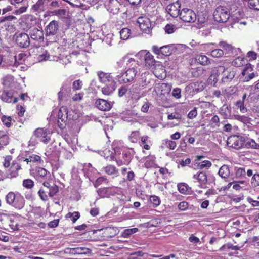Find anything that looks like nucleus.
Returning a JSON list of instances; mask_svg holds the SVG:
<instances>
[{
	"label": "nucleus",
	"mask_w": 259,
	"mask_h": 259,
	"mask_svg": "<svg viewBox=\"0 0 259 259\" xmlns=\"http://www.w3.org/2000/svg\"><path fill=\"white\" fill-rule=\"evenodd\" d=\"M39 61H46V60H52L51 56L47 52H44L41 55H40L38 57Z\"/></svg>",
	"instance_id": "60"
},
{
	"label": "nucleus",
	"mask_w": 259,
	"mask_h": 259,
	"mask_svg": "<svg viewBox=\"0 0 259 259\" xmlns=\"http://www.w3.org/2000/svg\"><path fill=\"white\" fill-rule=\"evenodd\" d=\"M219 175L223 178H227L230 174V170L227 165H224L221 167L219 170Z\"/></svg>",
	"instance_id": "28"
},
{
	"label": "nucleus",
	"mask_w": 259,
	"mask_h": 259,
	"mask_svg": "<svg viewBox=\"0 0 259 259\" xmlns=\"http://www.w3.org/2000/svg\"><path fill=\"white\" fill-rule=\"evenodd\" d=\"M245 146L247 148H251L256 149H259V144H257L255 141L252 139H250L246 141Z\"/></svg>",
	"instance_id": "48"
},
{
	"label": "nucleus",
	"mask_w": 259,
	"mask_h": 259,
	"mask_svg": "<svg viewBox=\"0 0 259 259\" xmlns=\"http://www.w3.org/2000/svg\"><path fill=\"white\" fill-rule=\"evenodd\" d=\"M12 118L10 116L4 115L2 117V121L7 127H9L11 125Z\"/></svg>",
	"instance_id": "58"
},
{
	"label": "nucleus",
	"mask_w": 259,
	"mask_h": 259,
	"mask_svg": "<svg viewBox=\"0 0 259 259\" xmlns=\"http://www.w3.org/2000/svg\"><path fill=\"white\" fill-rule=\"evenodd\" d=\"M234 77V73L233 72H227V74L226 72H224L223 80V81H228L229 80H231Z\"/></svg>",
	"instance_id": "59"
},
{
	"label": "nucleus",
	"mask_w": 259,
	"mask_h": 259,
	"mask_svg": "<svg viewBox=\"0 0 259 259\" xmlns=\"http://www.w3.org/2000/svg\"><path fill=\"white\" fill-rule=\"evenodd\" d=\"M131 30L127 28H124L120 31V35L121 39L127 40L130 36Z\"/></svg>",
	"instance_id": "35"
},
{
	"label": "nucleus",
	"mask_w": 259,
	"mask_h": 259,
	"mask_svg": "<svg viewBox=\"0 0 259 259\" xmlns=\"http://www.w3.org/2000/svg\"><path fill=\"white\" fill-rule=\"evenodd\" d=\"M245 59L242 57H238L236 58L234 61L232 62V65L235 67H239L245 63Z\"/></svg>",
	"instance_id": "37"
},
{
	"label": "nucleus",
	"mask_w": 259,
	"mask_h": 259,
	"mask_svg": "<svg viewBox=\"0 0 259 259\" xmlns=\"http://www.w3.org/2000/svg\"><path fill=\"white\" fill-rule=\"evenodd\" d=\"M193 178L197 180L200 188H204L205 187L207 181V176L205 172H200L196 175H194Z\"/></svg>",
	"instance_id": "17"
},
{
	"label": "nucleus",
	"mask_w": 259,
	"mask_h": 259,
	"mask_svg": "<svg viewBox=\"0 0 259 259\" xmlns=\"http://www.w3.org/2000/svg\"><path fill=\"white\" fill-rule=\"evenodd\" d=\"M45 187H46L47 189L48 190V195L51 197H52L54 196H55L59 191L58 187L55 184L51 185L48 183V184H47V186Z\"/></svg>",
	"instance_id": "26"
},
{
	"label": "nucleus",
	"mask_w": 259,
	"mask_h": 259,
	"mask_svg": "<svg viewBox=\"0 0 259 259\" xmlns=\"http://www.w3.org/2000/svg\"><path fill=\"white\" fill-rule=\"evenodd\" d=\"M242 15L239 11H236L232 15H230V18L235 23H239L240 18L242 17Z\"/></svg>",
	"instance_id": "45"
},
{
	"label": "nucleus",
	"mask_w": 259,
	"mask_h": 259,
	"mask_svg": "<svg viewBox=\"0 0 259 259\" xmlns=\"http://www.w3.org/2000/svg\"><path fill=\"white\" fill-rule=\"evenodd\" d=\"M34 134L44 143H48L50 140V133L47 129L38 128L35 131Z\"/></svg>",
	"instance_id": "9"
},
{
	"label": "nucleus",
	"mask_w": 259,
	"mask_h": 259,
	"mask_svg": "<svg viewBox=\"0 0 259 259\" xmlns=\"http://www.w3.org/2000/svg\"><path fill=\"white\" fill-rule=\"evenodd\" d=\"M30 37L34 40L41 39L43 37V32L36 28H33L29 32Z\"/></svg>",
	"instance_id": "22"
},
{
	"label": "nucleus",
	"mask_w": 259,
	"mask_h": 259,
	"mask_svg": "<svg viewBox=\"0 0 259 259\" xmlns=\"http://www.w3.org/2000/svg\"><path fill=\"white\" fill-rule=\"evenodd\" d=\"M45 0H38L37 2L33 6L32 9L35 11H43L45 10Z\"/></svg>",
	"instance_id": "34"
},
{
	"label": "nucleus",
	"mask_w": 259,
	"mask_h": 259,
	"mask_svg": "<svg viewBox=\"0 0 259 259\" xmlns=\"http://www.w3.org/2000/svg\"><path fill=\"white\" fill-rule=\"evenodd\" d=\"M239 247L237 246H234L231 243H227L223 245L220 248V251H225L227 250L231 249L233 250H239Z\"/></svg>",
	"instance_id": "44"
},
{
	"label": "nucleus",
	"mask_w": 259,
	"mask_h": 259,
	"mask_svg": "<svg viewBox=\"0 0 259 259\" xmlns=\"http://www.w3.org/2000/svg\"><path fill=\"white\" fill-rule=\"evenodd\" d=\"M13 82V76L7 75L2 79V83L5 87H8Z\"/></svg>",
	"instance_id": "33"
},
{
	"label": "nucleus",
	"mask_w": 259,
	"mask_h": 259,
	"mask_svg": "<svg viewBox=\"0 0 259 259\" xmlns=\"http://www.w3.org/2000/svg\"><path fill=\"white\" fill-rule=\"evenodd\" d=\"M153 72L155 76L159 79H163L166 76L164 67L159 62H157L155 64Z\"/></svg>",
	"instance_id": "14"
},
{
	"label": "nucleus",
	"mask_w": 259,
	"mask_h": 259,
	"mask_svg": "<svg viewBox=\"0 0 259 259\" xmlns=\"http://www.w3.org/2000/svg\"><path fill=\"white\" fill-rule=\"evenodd\" d=\"M107 10L114 14H116L122 10L124 6L121 5L118 0H109L108 3L106 5Z\"/></svg>",
	"instance_id": "6"
},
{
	"label": "nucleus",
	"mask_w": 259,
	"mask_h": 259,
	"mask_svg": "<svg viewBox=\"0 0 259 259\" xmlns=\"http://www.w3.org/2000/svg\"><path fill=\"white\" fill-rule=\"evenodd\" d=\"M137 23L141 30L149 33L151 29V24L150 19L146 17H140L137 19Z\"/></svg>",
	"instance_id": "8"
},
{
	"label": "nucleus",
	"mask_w": 259,
	"mask_h": 259,
	"mask_svg": "<svg viewBox=\"0 0 259 259\" xmlns=\"http://www.w3.org/2000/svg\"><path fill=\"white\" fill-rule=\"evenodd\" d=\"M67 118V115H66L65 114H64L63 118H58V124L60 128L63 129L65 127Z\"/></svg>",
	"instance_id": "55"
},
{
	"label": "nucleus",
	"mask_w": 259,
	"mask_h": 259,
	"mask_svg": "<svg viewBox=\"0 0 259 259\" xmlns=\"http://www.w3.org/2000/svg\"><path fill=\"white\" fill-rule=\"evenodd\" d=\"M58 29V23L56 21H51L46 28V34L47 35H54Z\"/></svg>",
	"instance_id": "18"
},
{
	"label": "nucleus",
	"mask_w": 259,
	"mask_h": 259,
	"mask_svg": "<svg viewBox=\"0 0 259 259\" xmlns=\"http://www.w3.org/2000/svg\"><path fill=\"white\" fill-rule=\"evenodd\" d=\"M97 75L99 81L105 84L115 82V81L111 73L100 71L97 72Z\"/></svg>",
	"instance_id": "12"
},
{
	"label": "nucleus",
	"mask_w": 259,
	"mask_h": 259,
	"mask_svg": "<svg viewBox=\"0 0 259 259\" xmlns=\"http://www.w3.org/2000/svg\"><path fill=\"white\" fill-rule=\"evenodd\" d=\"M16 42L19 47L27 48L30 44L29 36L25 33H21L17 35Z\"/></svg>",
	"instance_id": "11"
},
{
	"label": "nucleus",
	"mask_w": 259,
	"mask_h": 259,
	"mask_svg": "<svg viewBox=\"0 0 259 259\" xmlns=\"http://www.w3.org/2000/svg\"><path fill=\"white\" fill-rule=\"evenodd\" d=\"M138 231V229L136 228H132V229H125L124 232L122 233V237L124 238H127L130 236L131 235L136 233Z\"/></svg>",
	"instance_id": "51"
},
{
	"label": "nucleus",
	"mask_w": 259,
	"mask_h": 259,
	"mask_svg": "<svg viewBox=\"0 0 259 259\" xmlns=\"http://www.w3.org/2000/svg\"><path fill=\"white\" fill-rule=\"evenodd\" d=\"M23 186L27 189H31L34 186V182L31 179H27L23 181Z\"/></svg>",
	"instance_id": "53"
},
{
	"label": "nucleus",
	"mask_w": 259,
	"mask_h": 259,
	"mask_svg": "<svg viewBox=\"0 0 259 259\" xmlns=\"http://www.w3.org/2000/svg\"><path fill=\"white\" fill-rule=\"evenodd\" d=\"M145 254L141 251H138L130 254L127 259H141Z\"/></svg>",
	"instance_id": "38"
},
{
	"label": "nucleus",
	"mask_w": 259,
	"mask_h": 259,
	"mask_svg": "<svg viewBox=\"0 0 259 259\" xmlns=\"http://www.w3.org/2000/svg\"><path fill=\"white\" fill-rule=\"evenodd\" d=\"M2 99L7 103H16L17 102L16 98L13 97L11 92H5L1 95Z\"/></svg>",
	"instance_id": "24"
},
{
	"label": "nucleus",
	"mask_w": 259,
	"mask_h": 259,
	"mask_svg": "<svg viewBox=\"0 0 259 259\" xmlns=\"http://www.w3.org/2000/svg\"><path fill=\"white\" fill-rule=\"evenodd\" d=\"M227 143L229 147L238 149L243 146L244 142L241 137L234 135L228 138Z\"/></svg>",
	"instance_id": "7"
},
{
	"label": "nucleus",
	"mask_w": 259,
	"mask_h": 259,
	"mask_svg": "<svg viewBox=\"0 0 259 259\" xmlns=\"http://www.w3.org/2000/svg\"><path fill=\"white\" fill-rule=\"evenodd\" d=\"M180 4L178 2L168 5L166 8L167 13L172 17L180 16Z\"/></svg>",
	"instance_id": "13"
},
{
	"label": "nucleus",
	"mask_w": 259,
	"mask_h": 259,
	"mask_svg": "<svg viewBox=\"0 0 259 259\" xmlns=\"http://www.w3.org/2000/svg\"><path fill=\"white\" fill-rule=\"evenodd\" d=\"M139 137H140L139 132L138 131H136L133 132L131 133L129 138H130V141L132 143H136L138 141V140H139Z\"/></svg>",
	"instance_id": "49"
},
{
	"label": "nucleus",
	"mask_w": 259,
	"mask_h": 259,
	"mask_svg": "<svg viewBox=\"0 0 259 259\" xmlns=\"http://www.w3.org/2000/svg\"><path fill=\"white\" fill-rule=\"evenodd\" d=\"M220 113L225 118H228L231 115V109L226 104H224L220 109Z\"/></svg>",
	"instance_id": "29"
},
{
	"label": "nucleus",
	"mask_w": 259,
	"mask_h": 259,
	"mask_svg": "<svg viewBox=\"0 0 259 259\" xmlns=\"http://www.w3.org/2000/svg\"><path fill=\"white\" fill-rule=\"evenodd\" d=\"M136 57L141 61H144L145 66L147 68H150L157 62L154 56L146 50L140 51L136 54Z\"/></svg>",
	"instance_id": "4"
},
{
	"label": "nucleus",
	"mask_w": 259,
	"mask_h": 259,
	"mask_svg": "<svg viewBox=\"0 0 259 259\" xmlns=\"http://www.w3.org/2000/svg\"><path fill=\"white\" fill-rule=\"evenodd\" d=\"M211 163L210 161L204 160L198 163V166L200 169L209 168L211 166Z\"/></svg>",
	"instance_id": "56"
},
{
	"label": "nucleus",
	"mask_w": 259,
	"mask_h": 259,
	"mask_svg": "<svg viewBox=\"0 0 259 259\" xmlns=\"http://www.w3.org/2000/svg\"><path fill=\"white\" fill-rule=\"evenodd\" d=\"M230 17V13L228 8L224 7H218L213 13V18L215 21L219 23H225Z\"/></svg>",
	"instance_id": "3"
},
{
	"label": "nucleus",
	"mask_w": 259,
	"mask_h": 259,
	"mask_svg": "<svg viewBox=\"0 0 259 259\" xmlns=\"http://www.w3.org/2000/svg\"><path fill=\"white\" fill-rule=\"evenodd\" d=\"M127 66L128 68L123 75L117 76V79L120 83H126L133 81L139 71L138 61L134 59H128Z\"/></svg>",
	"instance_id": "1"
},
{
	"label": "nucleus",
	"mask_w": 259,
	"mask_h": 259,
	"mask_svg": "<svg viewBox=\"0 0 259 259\" xmlns=\"http://www.w3.org/2000/svg\"><path fill=\"white\" fill-rule=\"evenodd\" d=\"M95 105L100 110L109 111L112 105L111 103L105 100L99 99L96 101Z\"/></svg>",
	"instance_id": "16"
},
{
	"label": "nucleus",
	"mask_w": 259,
	"mask_h": 259,
	"mask_svg": "<svg viewBox=\"0 0 259 259\" xmlns=\"http://www.w3.org/2000/svg\"><path fill=\"white\" fill-rule=\"evenodd\" d=\"M10 138L7 133L0 131V144L2 148L9 143Z\"/></svg>",
	"instance_id": "27"
},
{
	"label": "nucleus",
	"mask_w": 259,
	"mask_h": 259,
	"mask_svg": "<svg viewBox=\"0 0 259 259\" xmlns=\"http://www.w3.org/2000/svg\"><path fill=\"white\" fill-rule=\"evenodd\" d=\"M179 192L182 194H186L188 190V185L185 183H181L178 185Z\"/></svg>",
	"instance_id": "54"
},
{
	"label": "nucleus",
	"mask_w": 259,
	"mask_h": 259,
	"mask_svg": "<svg viewBox=\"0 0 259 259\" xmlns=\"http://www.w3.org/2000/svg\"><path fill=\"white\" fill-rule=\"evenodd\" d=\"M16 196L17 194H15L14 193L12 192H9L6 197L7 203L11 205Z\"/></svg>",
	"instance_id": "47"
},
{
	"label": "nucleus",
	"mask_w": 259,
	"mask_h": 259,
	"mask_svg": "<svg viewBox=\"0 0 259 259\" xmlns=\"http://www.w3.org/2000/svg\"><path fill=\"white\" fill-rule=\"evenodd\" d=\"M116 88V82H113L108 84H105V86L102 88V93L105 95H110L112 94Z\"/></svg>",
	"instance_id": "20"
},
{
	"label": "nucleus",
	"mask_w": 259,
	"mask_h": 259,
	"mask_svg": "<svg viewBox=\"0 0 259 259\" xmlns=\"http://www.w3.org/2000/svg\"><path fill=\"white\" fill-rule=\"evenodd\" d=\"M104 170L105 172L109 175L113 176V177H116L118 176V170L116 169L115 166L112 165H109L105 167H104Z\"/></svg>",
	"instance_id": "25"
},
{
	"label": "nucleus",
	"mask_w": 259,
	"mask_h": 259,
	"mask_svg": "<svg viewBox=\"0 0 259 259\" xmlns=\"http://www.w3.org/2000/svg\"><path fill=\"white\" fill-rule=\"evenodd\" d=\"M32 175L37 181L42 182L44 186H47L48 182L51 180L50 172L42 167H36L33 170Z\"/></svg>",
	"instance_id": "2"
},
{
	"label": "nucleus",
	"mask_w": 259,
	"mask_h": 259,
	"mask_svg": "<svg viewBox=\"0 0 259 259\" xmlns=\"http://www.w3.org/2000/svg\"><path fill=\"white\" fill-rule=\"evenodd\" d=\"M21 169V166L17 163H13L10 168L6 172V178L12 179L18 176V171Z\"/></svg>",
	"instance_id": "15"
},
{
	"label": "nucleus",
	"mask_w": 259,
	"mask_h": 259,
	"mask_svg": "<svg viewBox=\"0 0 259 259\" xmlns=\"http://www.w3.org/2000/svg\"><path fill=\"white\" fill-rule=\"evenodd\" d=\"M24 161H26L27 164L29 163H34V162H41V159L38 155L33 154L29 156L28 158L24 159Z\"/></svg>",
	"instance_id": "32"
},
{
	"label": "nucleus",
	"mask_w": 259,
	"mask_h": 259,
	"mask_svg": "<svg viewBox=\"0 0 259 259\" xmlns=\"http://www.w3.org/2000/svg\"><path fill=\"white\" fill-rule=\"evenodd\" d=\"M251 184L252 186H259V174H254L252 178Z\"/></svg>",
	"instance_id": "63"
},
{
	"label": "nucleus",
	"mask_w": 259,
	"mask_h": 259,
	"mask_svg": "<svg viewBox=\"0 0 259 259\" xmlns=\"http://www.w3.org/2000/svg\"><path fill=\"white\" fill-rule=\"evenodd\" d=\"M242 79L244 82L249 81L254 77L253 68L250 64L246 65L242 71Z\"/></svg>",
	"instance_id": "10"
},
{
	"label": "nucleus",
	"mask_w": 259,
	"mask_h": 259,
	"mask_svg": "<svg viewBox=\"0 0 259 259\" xmlns=\"http://www.w3.org/2000/svg\"><path fill=\"white\" fill-rule=\"evenodd\" d=\"M25 55L23 54H19L18 56H10L9 60L13 61V65L17 66L19 64L18 61H21Z\"/></svg>",
	"instance_id": "36"
},
{
	"label": "nucleus",
	"mask_w": 259,
	"mask_h": 259,
	"mask_svg": "<svg viewBox=\"0 0 259 259\" xmlns=\"http://www.w3.org/2000/svg\"><path fill=\"white\" fill-rule=\"evenodd\" d=\"M149 73L142 74L139 80V84L142 87H145L150 83V78L148 77Z\"/></svg>",
	"instance_id": "30"
},
{
	"label": "nucleus",
	"mask_w": 259,
	"mask_h": 259,
	"mask_svg": "<svg viewBox=\"0 0 259 259\" xmlns=\"http://www.w3.org/2000/svg\"><path fill=\"white\" fill-rule=\"evenodd\" d=\"M24 205L25 200L24 198L19 194H17V196L11 205L16 209H21L24 206Z\"/></svg>",
	"instance_id": "19"
},
{
	"label": "nucleus",
	"mask_w": 259,
	"mask_h": 259,
	"mask_svg": "<svg viewBox=\"0 0 259 259\" xmlns=\"http://www.w3.org/2000/svg\"><path fill=\"white\" fill-rule=\"evenodd\" d=\"M67 13L65 9H58L54 10L52 12L53 15H56L59 17H65Z\"/></svg>",
	"instance_id": "50"
},
{
	"label": "nucleus",
	"mask_w": 259,
	"mask_h": 259,
	"mask_svg": "<svg viewBox=\"0 0 259 259\" xmlns=\"http://www.w3.org/2000/svg\"><path fill=\"white\" fill-rule=\"evenodd\" d=\"M150 200L154 206H158L160 204V198L155 195L151 196Z\"/></svg>",
	"instance_id": "62"
},
{
	"label": "nucleus",
	"mask_w": 259,
	"mask_h": 259,
	"mask_svg": "<svg viewBox=\"0 0 259 259\" xmlns=\"http://www.w3.org/2000/svg\"><path fill=\"white\" fill-rule=\"evenodd\" d=\"M203 69L201 67H198L193 70L192 74L194 77L200 76L203 72Z\"/></svg>",
	"instance_id": "64"
},
{
	"label": "nucleus",
	"mask_w": 259,
	"mask_h": 259,
	"mask_svg": "<svg viewBox=\"0 0 259 259\" xmlns=\"http://www.w3.org/2000/svg\"><path fill=\"white\" fill-rule=\"evenodd\" d=\"M207 54L213 58H220L224 55V53L223 50L221 49H212L210 53H207Z\"/></svg>",
	"instance_id": "31"
},
{
	"label": "nucleus",
	"mask_w": 259,
	"mask_h": 259,
	"mask_svg": "<svg viewBox=\"0 0 259 259\" xmlns=\"http://www.w3.org/2000/svg\"><path fill=\"white\" fill-rule=\"evenodd\" d=\"M196 61L200 64L206 66L211 63L210 60L206 56L198 54L195 56Z\"/></svg>",
	"instance_id": "23"
},
{
	"label": "nucleus",
	"mask_w": 259,
	"mask_h": 259,
	"mask_svg": "<svg viewBox=\"0 0 259 259\" xmlns=\"http://www.w3.org/2000/svg\"><path fill=\"white\" fill-rule=\"evenodd\" d=\"M214 45V44L212 43L202 44L199 46V50L207 52V54L209 53L212 49H213L212 47Z\"/></svg>",
	"instance_id": "39"
},
{
	"label": "nucleus",
	"mask_w": 259,
	"mask_h": 259,
	"mask_svg": "<svg viewBox=\"0 0 259 259\" xmlns=\"http://www.w3.org/2000/svg\"><path fill=\"white\" fill-rule=\"evenodd\" d=\"M236 107L239 109L240 112L242 113H245L247 112V109L244 106V102L243 101H241L240 100L237 101L235 104Z\"/></svg>",
	"instance_id": "46"
},
{
	"label": "nucleus",
	"mask_w": 259,
	"mask_h": 259,
	"mask_svg": "<svg viewBox=\"0 0 259 259\" xmlns=\"http://www.w3.org/2000/svg\"><path fill=\"white\" fill-rule=\"evenodd\" d=\"M219 46L224 49L227 53H230L232 52L233 47L225 41L220 42L219 44Z\"/></svg>",
	"instance_id": "43"
},
{
	"label": "nucleus",
	"mask_w": 259,
	"mask_h": 259,
	"mask_svg": "<svg viewBox=\"0 0 259 259\" xmlns=\"http://www.w3.org/2000/svg\"><path fill=\"white\" fill-rule=\"evenodd\" d=\"M161 54L164 56H169L171 53V48L169 45H166L161 47Z\"/></svg>",
	"instance_id": "42"
},
{
	"label": "nucleus",
	"mask_w": 259,
	"mask_h": 259,
	"mask_svg": "<svg viewBox=\"0 0 259 259\" xmlns=\"http://www.w3.org/2000/svg\"><path fill=\"white\" fill-rule=\"evenodd\" d=\"M234 119L243 122L244 124H248L250 123V118L245 116L240 115H234Z\"/></svg>",
	"instance_id": "40"
},
{
	"label": "nucleus",
	"mask_w": 259,
	"mask_h": 259,
	"mask_svg": "<svg viewBox=\"0 0 259 259\" xmlns=\"http://www.w3.org/2000/svg\"><path fill=\"white\" fill-rule=\"evenodd\" d=\"M248 5L251 9L259 10V0H248Z\"/></svg>",
	"instance_id": "52"
},
{
	"label": "nucleus",
	"mask_w": 259,
	"mask_h": 259,
	"mask_svg": "<svg viewBox=\"0 0 259 259\" xmlns=\"http://www.w3.org/2000/svg\"><path fill=\"white\" fill-rule=\"evenodd\" d=\"M180 18L184 22L192 23L196 20V15L192 10L184 8L180 12Z\"/></svg>",
	"instance_id": "5"
},
{
	"label": "nucleus",
	"mask_w": 259,
	"mask_h": 259,
	"mask_svg": "<svg viewBox=\"0 0 259 259\" xmlns=\"http://www.w3.org/2000/svg\"><path fill=\"white\" fill-rule=\"evenodd\" d=\"M69 253L73 254H87L91 253V250L86 247H76L69 249Z\"/></svg>",
	"instance_id": "21"
},
{
	"label": "nucleus",
	"mask_w": 259,
	"mask_h": 259,
	"mask_svg": "<svg viewBox=\"0 0 259 259\" xmlns=\"http://www.w3.org/2000/svg\"><path fill=\"white\" fill-rule=\"evenodd\" d=\"M39 197L43 201H47L48 200V192L42 189H40L38 192Z\"/></svg>",
	"instance_id": "61"
},
{
	"label": "nucleus",
	"mask_w": 259,
	"mask_h": 259,
	"mask_svg": "<svg viewBox=\"0 0 259 259\" xmlns=\"http://www.w3.org/2000/svg\"><path fill=\"white\" fill-rule=\"evenodd\" d=\"M162 144L170 150H174L177 146L176 142L168 139L164 140Z\"/></svg>",
	"instance_id": "41"
},
{
	"label": "nucleus",
	"mask_w": 259,
	"mask_h": 259,
	"mask_svg": "<svg viewBox=\"0 0 259 259\" xmlns=\"http://www.w3.org/2000/svg\"><path fill=\"white\" fill-rule=\"evenodd\" d=\"M83 85V83L80 79L75 80L72 84V89L74 91L80 90Z\"/></svg>",
	"instance_id": "57"
}]
</instances>
